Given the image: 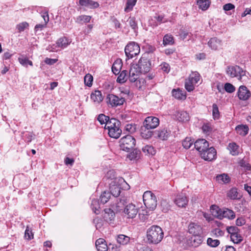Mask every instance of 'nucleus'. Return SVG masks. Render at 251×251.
<instances>
[{"label":"nucleus","instance_id":"27","mask_svg":"<svg viewBox=\"0 0 251 251\" xmlns=\"http://www.w3.org/2000/svg\"><path fill=\"white\" fill-rule=\"evenodd\" d=\"M235 130L238 134L244 136L248 134L249 129L247 125H238Z\"/></svg>","mask_w":251,"mask_h":251},{"label":"nucleus","instance_id":"36","mask_svg":"<svg viewBox=\"0 0 251 251\" xmlns=\"http://www.w3.org/2000/svg\"><path fill=\"white\" fill-rule=\"evenodd\" d=\"M140 151L134 150L132 152L127 155V158L130 160H136L140 158Z\"/></svg>","mask_w":251,"mask_h":251},{"label":"nucleus","instance_id":"13","mask_svg":"<svg viewBox=\"0 0 251 251\" xmlns=\"http://www.w3.org/2000/svg\"><path fill=\"white\" fill-rule=\"evenodd\" d=\"M141 71L138 68V65L133 64L130 66V69L128 73L129 75L128 78L131 82H135L138 78V76Z\"/></svg>","mask_w":251,"mask_h":251},{"label":"nucleus","instance_id":"15","mask_svg":"<svg viewBox=\"0 0 251 251\" xmlns=\"http://www.w3.org/2000/svg\"><path fill=\"white\" fill-rule=\"evenodd\" d=\"M237 94L239 99L242 100H248L251 96V92L245 86L239 87Z\"/></svg>","mask_w":251,"mask_h":251},{"label":"nucleus","instance_id":"60","mask_svg":"<svg viewBox=\"0 0 251 251\" xmlns=\"http://www.w3.org/2000/svg\"><path fill=\"white\" fill-rule=\"evenodd\" d=\"M28 26V24L26 22H23L17 25V28L19 32L23 31Z\"/></svg>","mask_w":251,"mask_h":251},{"label":"nucleus","instance_id":"19","mask_svg":"<svg viewBox=\"0 0 251 251\" xmlns=\"http://www.w3.org/2000/svg\"><path fill=\"white\" fill-rule=\"evenodd\" d=\"M90 97L94 103L96 104L100 103L103 99L101 92L99 90H95L93 92Z\"/></svg>","mask_w":251,"mask_h":251},{"label":"nucleus","instance_id":"40","mask_svg":"<svg viewBox=\"0 0 251 251\" xmlns=\"http://www.w3.org/2000/svg\"><path fill=\"white\" fill-rule=\"evenodd\" d=\"M174 38L172 35L166 34L163 37V44L164 46L174 44Z\"/></svg>","mask_w":251,"mask_h":251},{"label":"nucleus","instance_id":"54","mask_svg":"<svg viewBox=\"0 0 251 251\" xmlns=\"http://www.w3.org/2000/svg\"><path fill=\"white\" fill-rule=\"evenodd\" d=\"M212 115L214 119H219L220 118V112L219 108L216 104L214 103L212 105Z\"/></svg>","mask_w":251,"mask_h":251},{"label":"nucleus","instance_id":"47","mask_svg":"<svg viewBox=\"0 0 251 251\" xmlns=\"http://www.w3.org/2000/svg\"><path fill=\"white\" fill-rule=\"evenodd\" d=\"M228 148L232 155H235L238 154V146L235 143L229 144Z\"/></svg>","mask_w":251,"mask_h":251},{"label":"nucleus","instance_id":"62","mask_svg":"<svg viewBox=\"0 0 251 251\" xmlns=\"http://www.w3.org/2000/svg\"><path fill=\"white\" fill-rule=\"evenodd\" d=\"M25 237L27 240H31L33 237V234L31 230L27 226L25 233Z\"/></svg>","mask_w":251,"mask_h":251},{"label":"nucleus","instance_id":"21","mask_svg":"<svg viewBox=\"0 0 251 251\" xmlns=\"http://www.w3.org/2000/svg\"><path fill=\"white\" fill-rule=\"evenodd\" d=\"M171 133L170 130L164 128L155 131V134L158 138L161 140H166L169 137Z\"/></svg>","mask_w":251,"mask_h":251},{"label":"nucleus","instance_id":"3","mask_svg":"<svg viewBox=\"0 0 251 251\" xmlns=\"http://www.w3.org/2000/svg\"><path fill=\"white\" fill-rule=\"evenodd\" d=\"M226 73L232 77H238V79L242 82L246 81L248 79L246 71L238 66L228 67Z\"/></svg>","mask_w":251,"mask_h":251},{"label":"nucleus","instance_id":"30","mask_svg":"<svg viewBox=\"0 0 251 251\" xmlns=\"http://www.w3.org/2000/svg\"><path fill=\"white\" fill-rule=\"evenodd\" d=\"M150 129H147L144 126L141 127V136L142 138L148 139L152 135V131L150 130Z\"/></svg>","mask_w":251,"mask_h":251},{"label":"nucleus","instance_id":"44","mask_svg":"<svg viewBox=\"0 0 251 251\" xmlns=\"http://www.w3.org/2000/svg\"><path fill=\"white\" fill-rule=\"evenodd\" d=\"M227 196L232 200L239 199V197H238L237 189L236 188H231L228 192Z\"/></svg>","mask_w":251,"mask_h":251},{"label":"nucleus","instance_id":"9","mask_svg":"<svg viewBox=\"0 0 251 251\" xmlns=\"http://www.w3.org/2000/svg\"><path fill=\"white\" fill-rule=\"evenodd\" d=\"M217 152L213 147H208L206 151L201 153V156L204 160L211 161L216 158Z\"/></svg>","mask_w":251,"mask_h":251},{"label":"nucleus","instance_id":"28","mask_svg":"<svg viewBox=\"0 0 251 251\" xmlns=\"http://www.w3.org/2000/svg\"><path fill=\"white\" fill-rule=\"evenodd\" d=\"M18 61L24 67H27L28 65L31 66H33L32 62L24 55H21L20 57L18 58Z\"/></svg>","mask_w":251,"mask_h":251},{"label":"nucleus","instance_id":"46","mask_svg":"<svg viewBox=\"0 0 251 251\" xmlns=\"http://www.w3.org/2000/svg\"><path fill=\"white\" fill-rule=\"evenodd\" d=\"M231 240L235 244H239L243 240V237L238 232L236 234L230 235Z\"/></svg>","mask_w":251,"mask_h":251},{"label":"nucleus","instance_id":"50","mask_svg":"<svg viewBox=\"0 0 251 251\" xmlns=\"http://www.w3.org/2000/svg\"><path fill=\"white\" fill-rule=\"evenodd\" d=\"M193 143L194 141L190 137H187L182 141V146L185 149H188Z\"/></svg>","mask_w":251,"mask_h":251},{"label":"nucleus","instance_id":"33","mask_svg":"<svg viewBox=\"0 0 251 251\" xmlns=\"http://www.w3.org/2000/svg\"><path fill=\"white\" fill-rule=\"evenodd\" d=\"M91 208L96 214H99L100 213V203L99 201L96 199H93L91 205Z\"/></svg>","mask_w":251,"mask_h":251},{"label":"nucleus","instance_id":"56","mask_svg":"<svg viewBox=\"0 0 251 251\" xmlns=\"http://www.w3.org/2000/svg\"><path fill=\"white\" fill-rule=\"evenodd\" d=\"M159 67L160 69L164 73H168L170 71V66L166 62H163L160 65Z\"/></svg>","mask_w":251,"mask_h":251},{"label":"nucleus","instance_id":"2","mask_svg":"<svg viewBox=\"0 0 251 251\" xmlns=\"http://www.w3.org/2000/svg\"><path fill=\"white\" fill-rule=\"evenodd\" d=\"M120 122L115 118H111L107 123L105 129L108 130V134L110 137L117 139L120 136L122 132L120 127Z\"/></svg>","mask_w":251,"mask_h":251},{"label":"nucleus","instance_id":"63","mask_svg":"<svg viewBox=\"0 0 251 251\" xmlns=\"http://www.w3.org/2000/svg\"><path fill=\"white\" fill-rule=\"evenodd\" d=\"M41 16L44 19V23H45L46 24H47L49 21L48 12L47 11L42 12Z\"/></svg>","mask_w":251,"mask_h":251},{"label":"nucleus","instance_id":"24","mask_svg":"<svg viewBox=\"0 0 251 251\" xmlns=\"http://www.w3.org/2000/svg\"><path fill=\"white\" fill-rule=\"evenodd\" d=\"M176 116L178 120L181 122H187L190 119L188 113L184 111H177L176 114Z\"/></svg>","mask_w":251,"mask_h":251},{"label":"nucleus","instance_id":"41","mask_svg":"<svg viewBox=\"0 0 251 251\" xmlns=\"http://www.w3.org/2000/svg\"><path fill=\"white\" fill-rule=\"evenodd\" d=\"M142 150L146 155H153L155 153V151L153 147L150 145L145 146L142 148Z\"/></svg>","mask_w":251,"mask_h":251},{"label":"nucleus","instance_id":"49","mask_svg":"<svg viewBox=\"0 0 251 251\" xmlns=\"http://www.w3.org/2000/svg\"><path fill=\"white\" fill-rule=\"evenodd\" d=\"M136 3V0H127L125 8V11L128 12L132 10Z\"/></svg>","mask_w":251,"mask_h":251},{"label":"nucleus","instance_id":"11","mask_svg":"<svg viewBox=\"0 0 251 251\" xmlns=\"http://www.w3.org/2000/svg\"><path fill=\"white\" fill-rule=\"evenodd\" d=\"M159 124V119L155 117L149 116L147 117L143 122V126L147 129L156 128Z\"/></svg>","mask_w":251,"mask_h":251},{"label":"nucleus","instance_id":"45","mask_svg":"<svg viewBox=\"0 0 251 251\" xmlns=\"http://www.w3.org/2000/svg\"><path fill=\"white\" fill-rule=\"evenodd\" d=\"M110 195H112L114 197H117L119 196L121 190L119 186L117 185H113L110 187Z\"/></svg>","mask_w":251,"mask_h":251},{"label":"nucleus","instance_id":"48","mask_svg":"<svg viewBox=\"0 0 251 251\" xmlns=\"http://www.w3.org/2000/svg\"><path fill=\"white\" fill-rule=\"evenodd\" d=\"M121 68V62L117 60L113 63L112 67V71L114 74L117 75L119 74Z\"/></svg>","mask_w":251,"mask_h":251},{"label":"nucleus","instance_id":"32","mask_svg":"<svg viewBox=\"0 0 251 251\" xmlns=\"http://www.w3.org/2000/svg\"><path fill=\"white\" fill-rule=\"evenodd\" d=\"M128 72L126 70H124L122 71L118 76L117 81L120 83H124L125 82L128 78Z\"/></svg>","mask_w":251,"mask_h":251},{"label":"nucleus","instance_id":"7","mask_svg":"<svg viewBox=\"0 0 251 251\" xmlns=\"http://www.w3.org/2000/svg\"><path fill=\"white\" fill-rule=\"evenodd\" d=\"M141 71V73L145 74L149 72L151 68V62L147 55H143L139 59L138 63L136 64Z\"/></svg>","mask_w":251,"mask_h":251},{"label":"nucleus","instance_id":"17","mask_svg":"<svg viewBox=\"0 0 251 251\" xmlns=\"http://www.w3.org/2000/svg\"><path fill=\"white\" fill-rule=\"evenodd\" d=\"M79 3L81 6L91 9L97 8L100 5L98 2L92 0H79Z\"/></svg>","mask_w":251,"mask_h":251},{"label":"nucleus","instance_id":"8","mask_svg":"<svg viewBox=\"0 0 251 251\" xmlns=\"http://www.w3.org/2000/svg\"><path fill=\"white\" fill-rule=\"evenodd\" d=\"M106 100V102L110 104L112 107H117L118 106L123 105L125 101L123 98H119L112 94L107 95Z\"/></svg>","mask_w":251,"mask_h":251},{"label":"nucleus","instance_id":"55","mask_svg":"<svg viewBox=\"0 0 251 251\" xmlns=\"http://www.w3.org/2000/svg\"><path fill=\"white\" fill-rule=\"evenodd\" d=\"M196 84L191 81H190V80L187 79L185 81V87L188 92H191L194 89Z\"/></svg>","mask_w":251,"mask_h":251},{"label":"nucleus","instance_id":"22","mask_svg":"<svg viewBox=\"0 0 251 251\" xmlns=\"http://www.w3.org/2000/svg\"><path fill=\"white\" fill-rule=\"evenodd\" d=\"M95 244L98 251H107V245L103 239H98L96 240Z\"/></svg>","mask_w":251,"mask_h":251},{"label":"nucleus","instance_id":"1","mask_svg":"<svg viewBox=\"0 0 251 251\" xmlns=\"http://www.w3.org/2000/svg\"><path fill=\"white\" fill-rule=\"evenodd\" d=\"M163 236V231L159 226L153 225L147 230V238L149 244H158L161 241Z\"/></svg>","mask_w":251,"mask_h":251},{"label":"nucleus","instance_id":"43","mask_svg":"<svg viewBox=\"0 0 251 251\" xmlns=\"http://www.w3.org/2000/svg\"><path fill=\"white\" fill-rule=\"evenodd\" d=\"M200 79V75L197 72H192L189 75L188 80L193 83L197 84Z\"/></svg>","mask_w":251,"mask_h":251},{"label":"nucleus","instance_id":"52","mask_svg":"<svg viewBox=\"0 0 251 251\" xmlns=\"http://www.w3.org/2000/svg\"><path fill=\"white\" fill-rule=\"evenodd\" d=\"M110 197V193L109 192L104 191L100 197V202L102 204L106 203Z\"/></svg>","mask_w":251,"mask_h":251},{"label":"nucleus","instance_id":"53","mask_svg":"<svg viewBox=\"0 0 251 251\" xmlns=\"http://www.w3.org/2000/svg\"><path fill=\"white\" fill-rule=\"evenodd\" d=\"M93 80V77L92 75L89 74L85 75L84 78V83L86 86L91 87L92 85Z\"/></svg>","mask_w":251,"mask_h":251},{"label":"nucleus","instance_id":"23","mask_svg":"<svg viewBox=\"0 0 251 251\" xmlns=\"http://www.w3.org/2000/svg\"><path fill=\"white\" fill-rule=\"evenodd\" d=\"M208 45L211 49L216 50L221 47V41L217 38H213L209 40Z\"/></svg>","mask_w":251,"mask_h":251},{"label":"nucleus","instance_id":"10","mask_svg":"<svg viewBox=\"0 0 251 251\" xmlns=\"http://www.w3.org/2000/svg\"><path fill=\"white\" fill-rule=\"evenodd\" d=\"M138 212V209L135 205L132 203H130L125 208L124 211V216L127 218L133 219L137 215Z\"/></svg>","mask_w":251,"mask_h":251},{"label":"nucleus","instance_id":"51","mask_svg":"<svg viewBox=\"0 0 251 251\" xmlns=\"http://www.w3.org/2000/svg\"><path fill=\"white\" fill-rule=\"evenodd\" d=\"M220 242L218 239H213L211 238H208L207 240V244L212 248L217 247L219 245Z\"/></svg>","mask_w":251,"mask_h":251},{"label":"nucleus","instance_id":"12","mask_svg":"<svg viewBox=\"0 0 251 251\" xmlns=\"http://www.w3.org/2000/svg\"><path fill=\"white\" fill-rule=\"evenodd\" d=\"M188 232L193 235L202 234V227L198 223L190 222L188 226Z\"/></svg>","mask_w":251,"mask_h":251},{"label":"nucleus","instance_id":"5","mask_svg":"<svg viewBox=\"0 0 251 251\" xmlns=\"http://www.w3.org/2000/svg\"><path fill=\"white\" fill-rule=\"evenodd\" d=\"M135 139L133 136L127 135L120 140L121 149L128 152L133 149L135 145Z\"/></svg>","mask_w":251,"mask_h":251},{"label":"nucleus","instance_id":"16","mask_svg":"<svg viewBox=\"0 0 251 251\" xmlns=\"http://www.w3.org/2000/svg\"><path fill=\"white\" fill-rule=\"evenodd\" d=\"M175 203L179 207H184L187 204L188 199L185 194H180L176 196Z\"/></svg>","mask_w":251,"mask_h":251},{"label":"nucleus","instance_id":"25","mask_svg":"<svg viewBox=\"0 0 251 251\" xmlns=\"http://www.w3.org/2000/svg\"><path fill=\"white\" fill-rule=\"evenodd\" d=\"M172 95L178 100H185L186 98L185 93L180 89H173L172 91Z\"/></svg>","mask_w":251,"mask_h":251},{"label":"nucleus","instance_id":"18","mask_svg":"<svg viewBox=\"0 0 251 251\" xmlns=\"http://www.w3.org/2000/svg\"><path fill=\"white\" fill-rule=\"evenodd\" d=\"M223 210V209L220 208L216 205L214 204L210 206V211L212 215L220 220L223 219V216H222Z\"/></svg>","mask_w":251,"mask_h":251},{"label":"nucleus","instance_id":"61","mask_svg":"<svg viewBox=\"0 0 251 251\" xmlns=\"http://www.w3.org/2000/svg\"><path fill=\"white\" fill-rule=\"evenodd\" d=\"M93 223L95 224L96 227L97 229H100L102 226V220L96 218L93 220Z\"/></svg>","mask_w":251,"mask_h":251},{"label":"nucleus","instance_id":"64","mask_svg":"<svg viewBox=\"0 0 251 251\" xmlns=\"http://www.w3.org/2000/svg\"><path fill=\"white\" fill-rule=\"evenodd\" d=\"M75 162V160L73 158H69V157H66L64 159V163L66 165H70L73 166Z\"/></svg>","mask_w":251,"mask_h":251},{"label":"nucleus","instance_id":"35","mask_svg":"<svg viewBox=\"0 0 251 251\" xmlns=\"http://www.w3.org/2000/svg\"><path fill=\"white\" fill-rule=\"evenodd\" d=\"M128 25L131 27V28L136 32L138 29L137 22L136 21L135 18L133 17H130L127 20Z\"/></svg>","mask_w":251,"mask_h":251},{"label":"nucleus","instance_id":"58","mask_svg":"<svg viewBox=\"0 0 251 251\" xmlns=\"http://www.w3.org/2000/svg\"><path fill=\"white\" fill-rule=\"evenodd\" d=\"M226 230L230 235L236 234L239 231L238 228L235 226H227L226 227Z\"/></svg>","mask_w":251,"mask_h":251},{"label":"nucleus","instance_id":"37","mask_svg":"<svg viewBox=\"0 0 251 251\" xmlns=\"http://www.w3.org/2000/svg\"><path fill=\"white\" fill-rule=\"evenodd\" d=\"M111 119L108 116H105L104 114H100L97 118L98 121L100 122V125L104 124V128L107 126V123Z\"/></svg>","mask_w":251,"mask_h":251},{"label":"nucleus","instance_id":"59","mask_svg":"<svg viewBox=\"0 0 251 251\" xmlns=\"http://www.w3.org/2000/svg\"><path fill=\"white\" fill-rule=\"evenodd\" d=\"M225 89L227 92L231 93L235 90V88L232 84L226 83L225 85Z\"/></svg>","mask_w":251,"mask_h":251},{"label":"nucleus","instance_id":"31","mask_svg":"<svg viewBox=\"0 0 251 251\" xmlns=\"http://www.w3.org/2000/svg\"><path fill=\"white\" fill-rule=\"evenodd\" d=\"M222 216H223V218H226L229 219H233L235 217V214L232 210L228 208H223Z\"/></svg>","mask_w":251,"mask_h":251},{"label":"nucleus","instance_id":"29","mask_svg":"<svg viewBox=\"0 0 251 251\" xmlns=\"http://www.w3.org/2000/svg\"><path fill=\"white\" fill-rule=\"evenodd\" d=\"M130 241V237L124 234H120L117 236V242L122 245L127 244Z\"/></svg>","mask_w":251,"mask_h":251},{"label":"nucleus","instance_id":"57","mask_svg":"<svg viewBox=\"0 0 251 251\" xmlns=\"http://www.w3.org/2000/svg\"><path fill=\"white\" fill-rule=\"evenodd\" d=\"M125 129L127 132L132 134L135 132L136 126L131 124H127L125 127Z\"/></svg>","mask_w":251,"mask_h":251},{"label":"nucleus","instance_id":"20","mask_svg":"<svg viewBox=\"0 0 251 251\" xmlns=\"http://www.w3.org/2000/svg\"><path fill=\"white\" fill-rule=\"evenodd\" d=\"M115 217L114 212L110 208H107L104 210L103 218L104 220L109 223H112Z\"/></svg>","mask_w":251,"mask_h":251},{"label":"nucleus","instance_id":"38","mask_svg":"<svg viewBox=\"0 0 251 251\" xmlns=\"http://www.w3.org/2000/svg\"><path fill=\"white\" fill-rule=\"evenodd\" d=\"M91 18L90 16L80 15L76 18V22L79 24L87 23L90 22Z\"/></svg>","mask_w":251,"mask_h":251},{"label":"nucleus","instance_id":"14","mask_svg":"<svg viewBox=\"0 0 251 251\" xmlns=\"http://www.w3.org/2000/svg\"><path fill=\"white\" fill-rule=\"evenodd\" d=\"M194 146L195 149L199 151L201 155V153L204 152L209 147V143L204 139H199L195 142Z\"/></svg>","mask_w":251,"mask_h":251},{"label":"nucleus","instance_id":"34","mask_svg":"<svg viewBox=\"0 0 251 251\" xmlns=\"http://www.w3.org/2000/svg\"><path fill=\"white\" fill-rule=\"evenodd\" d=\"M210 2L209 0H198L197 4L199 8L202 10H205L209 7Z\"/></svg>","mask_w":251,"mask_h":251},{"label":"nucleus","instance_id":"4","mask_svg":"<svg viewBox=\"0 0 251 251\" xmlns=\"http://www.w3.org/2000/svg\"><path fill=\"white\" fill-rule=\"evenodd\" d=\"M143 199L146 207L149 209L154 210L157 204V201L155 196L150 191L144 192Z\"/></svg>","mask_w":251,"mask_h":251},{"label":"nucleus","instance_id":"42","mask_svg":"<svg viewBox=\"0 0 251 251\" xmlns=\"http://www.w3.org/2000/svg\"><path fill=\"white\" fill-rule=\"evenodd\" d=\"M217 180L220 183H227L229 182L230 178L229 176L225 174L218 175L216 176Z\"/></svg>","mask_w":251,"mask_h":251},{"label":"nucleus","instance_id":"39","mask_svg":"<svg viewBox=\"0 0 251 251\" xmlns=\"http://www.w3.org/2000/svg\"><path fill=\"white\" fill-rule=\"evenodd\" d=\"M57 46L62 49L66 48L70 44L68 39L64 37L59 39L56 43Z\"/></svg>","mask_w":251,"mask_h":251},{"label":"nucleus","instance_id":"6","mask_svg":"<svg viewBox=\"0 0 251 251\" xmlns=\"http://www.w3.org/2000/svg\"><path fill=\"white\" fill-rule=\"evenodd\" d=\"M125 51L127 57L132 58L140 53V48L137 43L131 42L126 46Z\"/></svg>","mask_w":251,"mask_h":251},{"label":"nucleus","instance_id":"26","mask_svg":"<svg viewBox=\"0 0 251 251\" xmlns=\"http://www.w3.org/2000/svg\"><path fill=\"white\" fill-rule=\"evenodd\" d=\"M203 241V236L202 234H199L198 235H193L192 238V245L195 247L199 246Z\"/></svg>","mask_w":251,"mask_h":251}]
</instances>
